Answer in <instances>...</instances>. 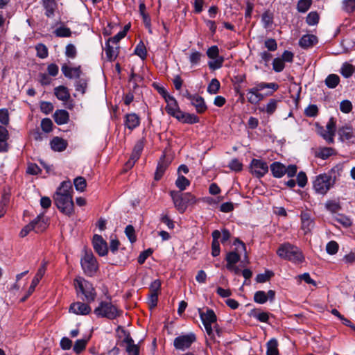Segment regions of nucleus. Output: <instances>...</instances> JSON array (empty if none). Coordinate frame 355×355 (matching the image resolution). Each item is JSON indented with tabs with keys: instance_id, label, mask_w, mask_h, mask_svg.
<instances>
[{
	"instance_id": "6ab92c4d",
	"label": "nucleus",
	"mask_w": 355,
	"mask_h": 355,
	"mask_svg": "<svg viewBox=\"0 0 355 355\" xmlns=\"http://www.w3.org/2000/svg\"><path fill=\"white\" fill-rule=\"evenodd\" d=\"M124 123L126 128L132 130L139 125L140 118L135 113L127 114L125 116Z\"/></svg>"
},
{
	"instance_id": "680f3d73",
	"label": "nucleus",
	"mask_w": 355,
	"mask_h": 355,
	"mask_svg": "<svg viewBox=\"0 0 355 355\" xmlns=\"http://www.w3.org/2000/svg\"><path fill=\"white\" fill-rule=\"evenodd\" d=\"M146 6L144 3H140L139 5V12L141 15L142 16L144 24L146 26H149L150 24V19L149 16L145 12Z\"/></svg>"
},
{
	"instance_id": "49530a36",
	"label": "nucleus",
	"mask_w": 355,
	"mask_h": 355,
	"mask_svg": "<svg viewBox=\"0 0 355 355\" xmlns=\"http://www.w3.org/2000/svg\"><path fill=\"white\" fill-rule=\"evenodd\" d=\"M202 54L197 51H192L189 55V61L192 65H196L200 62Z\"/></svg>"
},
{
	"instance_id": "774afa93",
	"label": "nucleus",
	"mask_w": 355,
	"mask_h": 355,
	"mask_svg": "<svg viewBox=\"0 0 355 355\" xmlns=\"http://www.w3.org/2000/svg\"><path fill=\"white\" fill-rule=\"evenodd\" d=\"M140 154L132 151L130 159L125 163V166L128 168H131L134 166L135 163L138 160Z\"/></svg>"
},
{
	"instance_id": "e433bc0d",
	"label": "nucleus",
	"mask_w": 355,
	"mask_h": 355,
	"mask_svg": "<svg viewBox=\"0 0 355 355\" xmlns=\"http://www.w3.org/2000/svg\"><path fill=\"white\" fill-rule=\"evenodd\" d=\"M354 71L355 67L352 64L345 63L341 67L340 73L344 77L349 78L354 73Z\"/></svg>"
},
{
	"instance_id": "f03ea898",
	"label": "nucleus",
	"mask_w": 355,
	"mask_h": 355,
	"mask_svg": "<svg viewBox=\"0 0 355 355\" xmlns=\"http://www.w3.org/2000/svg\"><path fill=\"white\" fill-rule=\"evenodd\" d=\"M277 254L282 259L295 263L302 262L304 260V257L298 248L290 243L281 245L277 251Z\"/></svg>"
},
{
	"instance_id": "ea45409f",
	"label": "nucleus",
	"mask_w": 355,
	"mask_h": 355,
	"mask_svg": "<svg viewBox=\"0 0 355 355\" xmlns=\"http://www.w3.org/2000/svg\"><path fill=\"white\" fill-rule=\"evenodd\" d=\"M312 4V0H300L297 5V9L300 12H306Z\"/></svg>"
},
{
	"instance_id": "4c0bfd02",
	"label": "nucleus",
	"mask_w": 355,
	"mask_h": 355,
	"mask_svg": "<svg viewBox=\"0 0 355 355\" xmlns=\"http://www.w3.org/2000/svg\"><path fill=\"white\" fill-rule=\"evenodd\" d=\"M89 340V338L86 339H78L76 341L74 345H73V351L76 354H80L82 352L86 347V345Z\"/></svg>"
},
{
	"instance_id": "69168bd1",
	"label": "nucleus",
	"mask_w": 355,
	"mask_h": 355,
	"mask_svg": "<svg viewBox=\"0 0 355 355\" xmlns=\"http://www.w3.org/2000/svg\"><path fill=\"white\" fill-rule=\"evenodd\" d=\"M40 110L43 113L48 114L53 111V105L50 102L42 101L40 103Z\"/></svg>"
},
{
	"instance_id": "09e8293b",
	"label": "nucleus",
	"mask_w": 355,
	"mask_h": 355,
	"mask_svg": "<svg viewBox=\"0 0 355 355\" xmlns=\"http://www.w3.org/2000/svg\"><path fill=\"white\" fill-rule=\"evenodd\" d=\"M273 275V272L266 270L264 273L257 275L256 277V281L259 283H264L268 281Z\"/></svg>"
},
{
	"instance_id": "338daca9",
	"label": "nucleus",
	"mask_w": 355,
	"mask_h": 355,
	"mask_svg": "<svg viewBox=\"0 0 355 355\" xmlns=\"http://www.w3.org/2000/svg\"><path fill=\"white\" fill-rule=\"evenodd\" d=\"M340 109L343 113H349L352 109V103L348 100L343 101L340 104Z\"/></svg>"
},
{
	"instance_id": "7c9ffc66",
	"label": "nucleus",
	"mask_w": 355,
	"mask_h": 355,
	"mask_svg": "<svg viewBox=\"0 0 355 355\" xmlns=\"http://www.w3.org/2000/svg\"><path fill=\"white\" fill-rule=\"evenodd\" d=\"M168 162L164 160V156L159 162L157 169L155 173V180H159L163 176L166 168L168 167Z\"/></svg>"
},
{
	"instance_id": "c9c22d12",
	"label": "nucleus",
	"mask_w": 355,
	"mask_h": 355,
	"mask_svg": "<svg viewBox=\"0 0 355 355\" xmlns=\"http://www.w3.org/2000/svg\"><path fill=\"white\" fill-rule=\"evenodd\" d=\"M339 81L340 78L336 74H330L327 77L325 84L329 88H335L338 85Z\"/></svg>"
},
{
	"instance_id": "0eeeda50",
	"label": "nucleus",
	"mask_w": 355,
	"mask_h": 355,
	"mask_svg": "<svg viewBox=\"0 0 355 355\" xmlns=\"http://www.w3.org/2000/svg\"><path fill=\"white\" fill-rule=\"evenodd\" d=\"M199 314L205 326L207 334L211 338H214V334L211 325L213 324H216V315L215 313L211 309H207L206 312H202L200 310H199ZM214 327L216 329L217 334L219 335L220 331L218 329L217 325L215 324Z\"/></svg>"
},
{
	"instance_id": "423d86ee",
	"label": "nucleus",
	"mask_w": 355,
	"mask_h": 355,
	"mask_svg": "<svg viewBox=\"0 0 355 355\" xmlns=\"http://www.w3.org/2000/svg\"><path fill=\"white\" fill-rule=\"evenodd\" d=\"M234 245H235V249L234 251L230 252L226 255V261H227V265L226 266H230L236 264L241 259V254L242 252L244 253V260L243 261L246 262L247 263H249L247 252H246V247L243 242L240 241L239 239H235L234 241Z\"/></svg>"
},
{
	"instance_id": "c03bdc74",
	"label": "nucleus",
	"mask_w": 355,
	"mask_h": 355,
	"mask_svg": "<svg viewBox=\"0 0 355 355\" xmlns=\"http://www.w3.org/2000/svg\"><path fill=\"white\" fill-rule=\"evenodd\" d=\"M73 184L77 191H83L87 186L86 180L83 177H77L74 179Z\"/></svg>"
},
{
	"instance_id": "ddd939ff",
	"label": "nucleus",
	"mask_w": 355,
	"mask_h": 355,
	"mask_svg": "<svg viewBox=\"0 0 355 355\" xmlns=\"http://www.w3.org/2000/svg\"><path fill=\"white\" fill-rule=\"evenodd\" d=\"M121 332L124 337L123 343L125 344L126 352L130 355H139V347L134 344V340L130 334L124 329H121Z\"/></svg>"
},
{
	"instance_id": "f704fd0d",
	"label": "nucleus",
	"mask_w": 355,
	"mask_h": 355,
	"mask_svg": "<svg viewBox=\"0 0 355 355\" xmlns=\"http://www.w3.org/2000/svg\"><path fill=\"white\" fill-rule=\"evenodd\" d=\"M250 315L261 322H267L269 319L268 313L257 310H252Z\"/></svg>"
},
{
	"instance_id": "aec40b11",
	"label": "nucleus",
	"mask_w": 355,
	"mask_h": 355,
	"mask_svg": "<svg viewBox=\"0 0 355 355\" xmlns=\"http://www.w3.org/2000/svg\"><path fill=\"white\" fill-rule=\"evenodd\" d=\"M119 45L112 44L109 42L105 43V52L107 60L111 62L117 58L119 55Z\"/></svg>"
},
{
	"instance_id": "f257e3e1",
	"label": "nucleus",
	"mask_w": 355,
	"mask_h": 355,
	"mask_svg": "<svg viewBox=\"0 0 355 355\" xmlns=\"http://www.w3.org/2000/svg\"><path fill=\"white\" fill-rule=\"evenodd\" d=\"M71 190V182L63 181L53 196V200L58 209L67 216H71L73 213L74 204Z\"/></svg>"
},
{
	"instance_id": "13d9d810",
	"label": "nucleus",
	"mask_w": 355,
	"mask_h": 355,
	"mask_svg": "<svg viewBox=\"0 0 355 355\" xmlns=\"http://www.w3.org/2000/svg\"><path fill=\"white\" fill-rule=\"evenodd\" d=\"M326 250L329 254H335L338 250V244L334 241H329L327 244Z\"/></svg>"
},
{
	"instance_id": "cd10ccee",
	"label": "nucleus",
	"mask_w": 355,
	"mask_h": 355,
	"mask_svg": "<svg viewBox=\"0 0 355 355\" xmlns=\"http://www.w3.org/2000/svg\"><path fill=\"white\" fill-rule=\"evenodd\" d=\"M340 139L343 141H349L354 137L353 129L349 126L340 128L338 131Z\"/></svg>"
},
{
	"instance_id": "6e6552de",
	"label": "nucleus",
	"mask_w": 355,
	"mask_h": 355,
	"mask_svg": "<svg viewBox=\"0 0 355 355\" xmlns=\"http://www.w3.org/2000/svg\"><path fill=\"white\" fill-rule=\"evenodd\" d=\"M84 272L88 276H93L98 269L96 259L92 252H86L80 261Z\"/></svg>"
},
{
	"instance_id": "a18cd8bd",
	"label": "nucleus",
	"mask_w": 355,
	"mask_h": 355,
	"mask_svg": "<svg viewBox=\"0 0 355 355\" xmlns=\"http://www.w3.org/2000/svg\"><path fill=\"white\" fill-rule=\"evenodd\" d=\"M318 133L322 137L328 144H333L334 142V137L323 127H320L318 129Z\"/></svg>"
},
{
	"instance_id": "1a4fd4ad",
	"label": "nucleus",
	"mask_w": 355,
	"mask_h": 355,
	"mask_svg": "<svg viewBox=\"0 0 355 355\" xmlns=\"http://www.w3.org/2000/svg\"><path fill=\"white\" fill-rule=\"evenodd\" d=\"M333 185L331 177L325 173L316 176L313 182L315 191L319 194H325Z\"/></svg>"
},
{
	"instance_id": "052dcab7",
	"label": "nucleus",
	"mask_w": 355,
	"mask_h": 355,
	"mask_svg": "<svg viewBox=\"0 0 355 355\" xmlns=\"http://www.w3.org/2000/svg\"><path fill=\"white\" fill-rule=\"evenodd\" d=\"M77 51L76 46L72 44H69L65 48V55L70 58H74L76 56Z\"/></svg>"
},
{
	"instance_id": "bf43d9fd",
	"label": "nucleus",
	"mask_w": 355,
	"mask_h": 355,
	"mask_svg": "<svg viewBox=\"0 0 355 355\" xmlns=\"http://www.w3.org/2000/svg\"><path fill=\"white\" fill-rule=\"evenodd\" d=\"M126 35V31L123 30L118 33L116 35L108 39L107 42L114 45H119V42Z\"/></svg>"
},
{
	"instance_id": "864d4df0",
	"label": "nucleus",
	"mask_w": 355,
	"mask_h": 355,
	"mask_svg": "<svg viewBox=\"0 0 355 355\" xmlns=\"http://www.w3.org/2000/svg\"><path fill=\"white\" fill-rule=\"evenodd\" d=\"M87 87V83L85 79H79L76 82V90L77 92H80L82 94H84L85 93Z\"/></svg>"
},
{
	"instance_id": "3c124183",
	"label": "nucleus",
	"mask_w": 355,
	"mask_h": 355,
	"mask_svg": "<svg viewBox=\"0 0 355 355\" xmlns=\"http://www.w3.org/2000/svg\"><path fill=\"white\" fill-rule=\"evenodd\" d=\"M285 67L284 62L280 58H277L273 60L272 68L276 72H281Z\"/></svg>"
},
{
	"instance_id": "5701e85b",
	"label": "nucleus",
	"mask_w": 355,
	"mask_h": 355,
	"mask_svg": "<svg viewBox=\"0 0 355 355\" xmlns=\"http://www.w3.org/2000/svg\"><path fill=\"white\" fill-rule=\"evenodd\" d=\"M42 5L45 9V15L49 18L53 17L57 8L55 0H42Z\"/></svg>"
},
{
	"instance_id": "a19ab883",
	"label": "nucleus",
	"mask_w": 355,
	"mask_h": 355,
	"mask_svg": "<svg viewBox=\"0 0 355 355\" xmlns=\"http://www.w3.org/2000/svg\"><path fill=\"white\" fill-rule=\"evenodd\" d=\"M135 53L141 58L142 60H144L147 55V51L144 44L142 42H140L136 46L135 49Z\"/></svg>"
},
{
	"instance_id": "39448f33",
	"label": "nucleus",
	"mask_w": 355,
	"mask_h": 355,
	"mask_svg": "<svg viewBox=\"0 0 355 355\" xmlns=\"http://www.w3.org/2000/svg\"><path fill=\"white\" fill-rule=\"evenodd\" d=\"M94 314L98 318H106L110 320L116 318L120 312L110 301H101L94 310Z\"/></svg>"
},
{
	"instance_id": "c756f323",
	"label": "nucleus",
	"mask_w": 355,
	"mask_h": 355,
	"mask_svg": "<svg viewBox=\"0 0 355 355\" xmlns=\"http://www.w3.org/2000/svg\"><path fill=\"white\" fill-rule=\"evenodd\" d=\"M177 119L186 123H196L199 121L198 117L194 114L184 113L181 112L179 116H177Z\"/></svg>"
},
{
	"instance_id": "f3484780",
	"label": "nucleus",
	"mask_w": 355,
	"mask_h": 355,
	"mask_svg": "<svg viewBox=\"0 0 355 355\" xmlns=\"http://www.w3.org/2000/svg\"><path fill=\"white\" fill-rule=\"evenodd\" d=\"M31 223L33 225V231L35 233H40L47 228L48 219L44 218V214H40L31 221Z\"/></svg>"
},
{
	"instance_id": "37998d69",
	"label": "nucleus",
	"mask_w": 355,
	"mask_h": 355,
	"mask_svg": "<svg viewBox=\"0 0 355 355\" xmlns=\"http://www.w3.org/2000/svg\"><path fill=\"white\" fill-rule=\"evenodd\" d=\"M267 300L268 297L266 293L263 291H257L254 295V301L258 304H264Z\"/></svg>"
},
{
	"instance_id": "9b49d317",
	"label": "nucleus",
	"mask_w": 355,
	"mask_h": 355,
	"mask_svg": "<svg viewBox=\"0 0 355 355\" xmlns=\"http://www.w3.org/2000/svg\"><path fill=\"white\" fill-rule=\"evenodd\" d=\"M250 167L252 174L257 178L263 177L268 171L267 163L261 159H253Z\"/></svg>"
},
{
	"instance_id": "6e6d98bb",
	"label": "nucleus",
	"mask_w": 355,
	"mask_h": 355,
	"mask_svg": "<svg viewBox=\"0 0 355 355\" xmlns=\"http://www.w3.org/2000/svg\"><path fill=\"white\" fill-rule=\"evenodd\" d=\"M306 21L310 26L315 25L318 23L319 15L316 12H311L307 15Z\"/></svg>"
},
{
	"instance_id": "b1692460",
	"label": "nucleus",
	"mask_w": 355,
	"mask_h": 355,
	"mask_svg": "<svg viewBox=\"0 0 355 355\" xmlns=\"http://www.w3.org/2000/svg\"><path fill=\"white\" fill-rule=\"evenodd\" d=\"M55 96L60 101L67 102L70 98V94L67 87L60 85L54 89Z\"/></svg>"
},
{
	"instance_id": "9d476101",
	"label": "nucleus",
	"mask_w": 355,
	"mask_h": 355,
	"mask_svg": "<svg viewBox=\"0 0 355 355\" xmlns=\"http://www.w3.org/2000/svg\"><path fill=\"white\" fill-rule=\"evenodd\" d=\"M196 340V336L193 333L180 335L174 339L173 345L175 349L184 351L189 348Z\"/></svg>"
},
{
	"instance_id": "8fccbe9b",
	"label": "nucleus",
	"mask_w": 355,
	"mask_h": 355,
	"mask_svg": "<svg viewBox=\"0 0 355 355\" xmlns=\"http://www.w3.org/2000/svg\"><path fill=\"white\" fill-rule=\"evenodd\" d=\"M343 9L348 13L353 12L355 10V0H343Z\"/></svg>"
},
{
	"instance_id": "c85d7f7f",
	"label": "nucleus",
	"mask_w": 355,
	"mask_h": 355,
	"mask_svg": "<svg viewBox=\"0 0 355 355\" xmlns=\"http://www.w3.org/2000/svg\"><path fill=\"white\" fill-rule=\"evenodd\" d=\"M270 170L274 177L279 178L286 173L284 165L279 162H274L270 165Z\"/></svg>"
},
{
	"instance_id": "2f4dec72",
	"label": "nucleus",
	"mask_w": 355,
	"mask_h": 355,
	"mask_svg": "<svg viewBox=\"0 0 355 355\" xmlns=\"http://www.w3.org/2000/svg\"><path fill=\"white\" fill-rule=\"evenodd\" d=\"M266 355H279L278 342L275 338L270 339L266 344Z\"/></svg>"
},
{
	"instance_id": "79ce46f5",
	"label": "nucleus",
	"mask_w": 355,
	"mask_h": 355,
	"mask_svg": "<svg viewBox=\"0 0 355 355\" xmlns=\"http://www.w3.org/2000/svg\"><path fill=\"white\" fill-rule=\"evenodd\" d=\"M190 184L189 180H187L183 175H179L178 179L175 181V185L178 188H179L181 191H184L186 189L187 187H188Z\"/></svg>"
},
{
	"instance_id": "dca6fc26",
	"label": "nucleus",
	"mask_w": 355,
	"mask_h": 355,
	"mask_svg": "<svg viewBox=\"0 0 355 355\" xmlns=\"http://www.w3.org/2000/svg\"><path fill=\"white\" fill-rule=\"evenodd\" d=\"M187 97L191 101V104L196 107L198 113H202L207 110L205 101L201 96L187 94Z\"/></svg>"
},
{
	"instance_id": "4d7b16f0",
	"label": "nucleus",
	"mask_w": 355,
	"mask_h": 355,
	"mask_svg": "<svg viewBox=\"0 0 355 355\" xmlns=\"http://www.w3.org/2000/svg\"><path fill=\"white\" fill-rule=\"evenodd\" d=\"M53 122L49 118L43 119L41 121V128L42 130L46 133L52 130Z\"/></svg>"
},
{
	"instance_id": "412c9836",
	"label": "nucleus",
	"mask_w": 355,
	"mask_h": 355,
	"mask_svg": "<svg viewBox=\"0 0 355 355\" xmlns=\"http://www.w3.org/2000/svg\"><path fill=\"white\" fill-rule=\"evenodd\" d=\"M62 72L65 77L69 78H78L80 76V67H70L64 64L61 67Z\"/></svg>"
},
{
	"instance_id": "f8f14e48",
	"label": "nucleus",
	"mask_w": 355,
	"mask_h": 355,
	"mask_svg": "<svg viewBox=\"0 0 355 355\" xmlns=\"http://www.w3.org/2000/svg\"><path fill=\"white\" fill-rule=\"evenodd\" d=\"M93 247L99 256H105L108 252L107 242L100 235L95 234L93 237Z\"/></svg>"
},
{
	"instance_id": "e2e57ef3",
	"label": "nucleus",
	"mask_w": 355,
	"mask_h": 355,
	"mask_svg": "<svg viewBox=\"0 0 355 355\" xmlns=\"http://www.w3.org/2000/svg\"><path fill=\"white\" fill-rule=\"evenodd\" d=\"M125 233L131 243L136 241L135 229L132 225H128L125 229Z\"/></svg>"
},
{
	"instance_id": "393cba45",
	"label": "nucleus",
	"mask_w": 355,
	"mask_h": 355,
	"mask_svg": "<svg viewBox=\"0 0 355 355\" xmlns=\"http://www.w3.org/2000/svg\"><path fill=\"white\" fill-rule=\"evenodd\" d=\"M247 98L248 101L251 104H258L261 101H262L264 98V96L262 94H260L257 92L254 88H251L248 90L247 92Z\"/></svg>"
},
{
	"instance_id": "a878e982",
	"label": "nucleus",
	"mask_w": 355,
	"mask_h": 355,
	"mask_svg": "<svg viewBox=\"0 0 355 355\" xmlns=\"http://www.w3.org/2000/svg\"><path fill=\"white\" fill-rule=\"evenodd\" d=\"M67 146V142L62 138L55 137L51 141V147L54 151H63Z\"/></svg>"
},
{
	"instance_id": "4468645a",
	"label": "nucleus",
	"mask_w": 355,
	"mask_h": 355,
	"mask_svg": "<svg viewBox=\"0 0 355 355\" xmlns=\"http://www.w3.org/2000/svg\"><path fill=\"white\" fill-rule=\"evenodd\" d=\"M69 311L76 315H87L91 312V307L85 303L77 302L72 303L69 307Z\"/></svg>"
},
{
	"instance_id": "7ed1b4c3",
	"label": "nucleus",
	"mask_w": 355,
	"mask_h": 355,
	"mask_svg": "<svg viewBox=\"0 0 355 355\" xmlns=\"http://www.w3.org/2000/svg\"><path fill=\"white\" fill-rule=\"evenodd\" d=\"M170 196L175 207L180 213H184L186 211L188 205L194 204L196 202L195 196L191 193H182L180 191H171Z\"/></svg>"
},
{
	"instance_id": "de8ad7c7",
	"label": "nucleus",
	"mask_w": 355,
	"mask_h": 355,
	"mask_svg": "<svg viewBox=\"0 0 355 355\" xmlns=\"http://www.w3.org/2000/svg\"><path fill=\"white\" fill-rule=\"evenodd\" d=\"M212 60V61L209 62L208 65L213 70L220 68L224 62V58L222 56L213 58Z\"/></svg>"
},
{
	"instance_id": "bb28decb",
	"label": "nucleus",
	"mask_w": 355,
	"mask_h": 355,
	"mask_svg": "<svg viewBox=\"0 0 355 355\" xmlns=\"http://www.w3.org/2000/svg\"><path fill=\"white\" fill-rule=\"evenodd\" d=\"M53 119L58 125L66 124L69 119V113L64 110H56L53 114Z\"/></svg>"
},
{
	"instance_id": "0e129e2a",
	"label": "nucleus",
	"mask_w": 355,
	"mask_h": 355,
	"mask_svg": "<svg viewBox=\"0 0 355 355\" xmlns=\"http://www.w3.org/2000/svg\"><path fill=\"white\" fill-rule=\"evenodd\" d=\"M277 106V101L275 99H270L266 105V112L268 114H272L275 112Z\"/></svg>"
},
{
	"instance_id": "4be33fe9",
	"label": "nucleus",
	"mask_w": 355,
	"mask_h": 355,
	"mask_svg": "<svg viewBox=\"0 0 355 355\" xmlns=\"http://www.w3.org/2000/svg\"><path fill=\"white\" fill-rule=\"evenodd\" d=\"M317 43L318 38L313 35H305L299 41L300 46L304 49L310 48Z\"/></svg>"
},
{
	"instance_id": "473e14b6",
	"label": "nucleus",
	"mask_w": 355,
	"mask_h": 355,
	"mask_svg": "<svg viewBox=\"0 0 355 355\" xmlns=\"http://www.w3.org/2000/svg\"><path fill=\"white\" fill-rule=\"evenodd\" d=\"M55 35L58 37H69L71 35V31L69 28L61 26L58 27L53 32Z\"/></svg>"
},
{
	"instance_id": "72a5a7b5",
	"label": "nucleus",
	"mask_w": 355,
	"mask_h": 355,
	"mask_svg": "<svg viewBox=\"0 0 355 355\" xmlns=\"http://www.w3.org/2000/svg\"><path fill=\"white\" fill-rule=\"evenodd\" d=\"M334 153V149L329 147L320 148L315 151V156L326 159Z\"/></svg>"
},
{
	"instance_id": "5fc2aeb1",
	"label": "nucleus",
	"mask_w": 355,
	"mask_h": 355,
	"mask_svg": "<svg viewBox=\"0 0 355 355\" xmlns=\"http://www.w3.org/2000/svg\"><path fill=\"white\" fill-rule=\"evenodd\" d=\"M37 55L40 58H45L48 56V49L43 44H39L36 46Z\"/></svg>"
},
{
	"instance_id": "20e7f679",
	"label": "nucleus",
	"mask_w": 355,
	"mask_h": 355,
	"mask_svg": "<svg viewBox=\"0 0 355 355\" xmlns=\"http://www.w3.org/2000/svg\"><path fill=\"white\" fill-rule=\"evenodd\" d=\"M74 286L76 292L84 295L87 303L94 302L96 297V293L92 284L82 277H78L74 280Z\"/></svg>"
},
{
	"instance_id": "603ef678",
	"label": "nucleus",
	"mask_w": 355,
	"mask_h": 355,
	"mask_svg": "<svg viewBox=\"0 0 355 355\" xmlns=\"http://www.w3.org/2000/svg\"><path fill=\"white\" fill-rule=\"evenodd\" d=\"M219 88H220L219 81L217 79L214 78L211 80V83H209V85L208 86L207 91L210 94H215L218 92V91L219 90Z\"/></svg>"
},
{
	"instance_id": "a211bd4d",
	"label": "nucleus",
	"mask_w": 355,
	"mask_h": 355,
	"mask_svg": "<svg viewBox=\"0 0 355 355\" xmlns=\"http://www.w3.org/2000/svg\"><path fill=\"white\" fill-rule=\"evenodd\" d=\"M302 229L306 234L310 232L314 226V222L308 211H302L301 213Z\"/></svg>"
},
{
	"instance_id": "58836bf2",
	"label": "nucleus",
	"mask_w": 355,
	"mask_h": 355,
	"mask_svg": "<svg viewBox=\"0 0 355 355\" xmlns=\"http://www.w3.org/2000/svg\"><path fill=\"white\" fill-rule=\"evenodd\" d=\"M253 88H254L257 92H260L264 89L268 88L272 89V91H276L278 89V85L275 83H259L257 84Z\"/></svg>"
},
{
	"instance_id": "2eb2a0df",
	"label": "nucleus",
	"mask_w": 355,
	"mask_h": 355,
	"mask_svg": "<svg viewBox=\"0 0 355 355\" xmlns=\"http://www.w3.org/2000/svg\"><path fill=\"white\" fill-rule=\"evenodd\" d=\"M167 105L166 106V112L177 119V116L180 114L182 111L180 110L178 105L172 96H168V98H166Z\"/></svg>"
}]
</instances>
